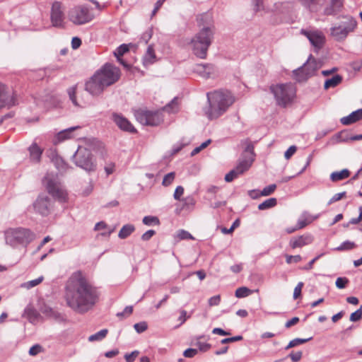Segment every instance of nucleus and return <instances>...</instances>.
Here are the masks:
<instances>
[{
	"instance_id": "nucleus-14",
	"label": "nucleus",
	"mask_w": 362,
	"mask_h": 362,
	"mask_svg": "<svg viewBox=\"0 0 362 362\" xmlns=\"http://www.w3.org/2000/svg\"><path fill=\"white\" fill-rule=\"evenodd\" d=\"M65 16L62 10V4L55 1L52 3L50 11V21L52 26L59 28H64Z\"/></svg>"
},
{
	"instance_id": "nucleus-12",
	"label": "nucleus",
	"mask_w": 362,
	"mask_h": 362,
	"mask_svg": "<svg viewBox=\"0 0 362 362\" xmlns=\"http://www.w3.org/2000/svg\"><path fill=\"white\" fill-rule=\"evenodd\" d=\"M45 187L48 194L52 196L54 200L60 203H66L68 201L67 192L59 187L53 179H48L45 183Z\"/></svg>"
},
{
	"instance_id": "nucleus-35",
	"label": "nucleus",
	"mask_w": 362,
	"mask_h": 362,
	"mask_svg": "<svg viewBox=\"0 0 362 362\" xmlns=\"http://www.w3.org/2000/svg\"><path fill=\"white\" fill-rule=\"evenodd\" d=\"M277 204V200L276 198H269L268 199H266L261 204L258 205V209L263 211L266 209H269L270 208H272L275 206Z\"/></svg>"
},
{
	"instance_id": "nucleus-39",
	"label": "nucleus",
	"mask_w": 362,
	"mask_h": 362,
	"mask_svg": "<svg viewBox=\"0 0 362 362\" xmlns=\"http://www.w3.org/2000/svg\"><path fill=\"white\" fill-rule=\"evenodd\" d=\"M142 222L146 226H158L160 224V220L157 216H146L143 218Z\"/></svg>"
},
{
	"instance_id": "nucleus-20",
	"label": "nucleus",
	"mask_w": 362,
	"mask_h": 362,
	"mask_svg": "<svg viewBox=\"0 0 362 362\" xmlns=\"http://www.w3.org/2000/svg\"><path fill=\"white\" fill-rule=\"evenodd\" d=\"M342 7L343 0H330L329 4L325 8L323 13L325 16H335Z\"/></svg>"
},
{
	"instance_id": "nucleus-38",
	"label": "nucleus",
	"mask_w": 362,
	"mask_h": 362,
	"mask_svg": "<svg viewBox=\"0 0 362 362\" xmlns=\"http://www.w3.org/2000/svg\"><path fill=\"white\" fill-rule=\"evenodd\" d=\"M108 333V330L107 329H103L99 332L90 335L88 337L89 341H100L103 339Z\"/></svg>"
},
{
	"instance_id": "nucleus-23",
	"label": "nucleus",
	"mask_w": 362,
	"mask_h": 362,
	"mask_svg": "<svg viewBox=\"0 0 362 362\" xmlns=\"http://www.w3.org/2000/svg\"><path fill=\"white\" fill-rule=\"evenodd\" d=\"M254 160L255 158H252V156H243V158L239 162L235 168L238 171V173L241 175L247 171L252 165Z\"/></svg>"
},
{
	"instance_id": "nucleus-54",
	"label": "nucleus",
	"mask_w": 362,
	"mask_h": 362,
	"mask_svg": "<svg viewBox=\"0 0 362 362\" xmlns=\"http://www.w3.org/2000/svg\"><path fill=\"white\" fill-rule=\"evenodd\" d=\"M139 351L137 350L133 351L131 353H127L124 355V358L127 362H134L136 358L139 356Z\"/></svg>"
},
{
	"instance_id": "nucleus-32",
	"label": "nucleus",
	"mask_w": 362,
	"mask_h": 362,
	"mask_svg": "<svg viewBox=\"0 0 362 362\" xmlns=\"http://www.w3.org/2000/svg\"><path fill=\"white\" fill-rule=\"evenodd\" d=\"M135 230V226L133 224L124 225L119 231L118 237L120 239H126Z\"/></svg>"
},
{
	"instance_id": "nucleus-46",
	"label": "nucleus",
	"mask_w": 362,
	"mask_h": 362,
	"mask_svg": "<svg viewBox=\"0 0 362 362\" xmlns=\"http://www.w3.org/2000/svg\"><path fill=\"white\" fill-rule=\"evenodd\" d=\"M134 328L137 333L141 334L148 329V325L146 322L143 321L134 324Z\"/></svg>"
},
{
	"instance_id": "nucleus-33",
	"label": "nucleus",
	"mask_w": 362,
	"mask_h": 362,
	"mask_svg": "<svg viewBox=\"0 0 362 362\" xmlns=\"http://www.w3.org/2000/svg\"><path fill=\"white\" fill-rule=\"evenodd\" d=\"M178 98L175 97L171 101L167 103L162 110L168 113H174L178 110Z\"/></svg>"
},
{
	"instance_id": "nucleus-17",
	"label": "nucleus",
	"mask_w": 362,
	"mask_h": 362,
	"mask_svg": "<svg viewBox=\"0 0 362 362\" xmlns=\"http://www.w3.org/2000/svg\"><path fill=\"white\" fill-rule=\"evenodd\" d=\"M313 242V237L310 234H304L298 237L292 238L289 241V245L292 249L302 247L311 244Z\"/></svg>"
},
{
	"instance_id": "nucleus-42",
	"label": "nucleus",
	"mask_w": 362,
	"mask_h": 362,
	"mask_svg": "<svg viewBox=\"0 0 362 362\" xmlns=\"http://www.w3.org/2000/svg\"><path fill=\"white\" fill-rule=\"evenodd\" d=\"M76 88H77V86L75 85V86H73L71 87H69L68 89H67V93L69 95V99L72 102L73 105L74 106H79L78 103V101L76 100Z\"/></svg>"
},
{
	"instance_id": "nucleus-11",
	"label": "nucleus",
	"mask_w": 362,
	"mask_h": 362,
	"mask_svg": "<svg viewBox=\"0 0 362 362\" xmlns=\"http://www.w3.org/2000/svg\"><path fill=\"white\" fill-rule=\"evenodd\" d=\"M35 211L42 216H47L52 210V202L48 195L40 193L33 204Z\"/></svg>"
},
{
	"instance_id": "nucleus-55",
	"label": "nucleus",
	"mask_w": 362,
	"mask_h": 362,
	"mask_svg": "<svg viewBox=\"0 0 362 362\" xmlns=\"http://www.w3.org/2000/svg\"><path fill=\"white\" fill-rule=\"evenodd\" d=\"M195 345L198 347L199 350L202 352H206L209 350L211 347L210 344L206 342H202L200 341H197Z\"/></svg>"
},
{
	"instance_id": "nucleus-51",
	"label": "nucleus",
	"mask_w": 362,
	"mask_h": 362,
	"mask_svg": "<svg viewBox=\"0 0 362 362\" xmlns=\"http://www.w3.org/2000/svg\"><path fill=\"white\" fill-rule=\"evenodd\" d=\"M238 170L236 168L231 170L228 173H227L225 176V180L227 182H232L235 178H236L238 175H240V173H238Z\"/></svg>"
},
{
	"instance_id": "nucleus-56",
	"label": "nucleus",
	"mask_w": 362,
	"mask_h": 362,
	"mask_svg": "<svg viewBox=\"0 0 362 362\" xmlns=\"http://www.w3.org/2000/svg\"><path fill=\"white\" fill-rule=\"evenodd\" d=\"M44 279V277L42 276L38 277L37 279L31 280L28 281L25 285L28 288H33L38 284H40Z\"/></svg>"
},
{
	"instance_id": "nucleus-49",
	"label": "nucleus",
	"mask_w": 362,
	"mask_h": 362,
	"mask_svg": "<svg viewBox=\"0 0 362 362\" xmlns=\"http://www.w3.org/2000/svg\"><path fill=\"white\" fill-rule=\"evenodd\" d=\"M276 189V185L275 184L269 185L267 187H265L262 190V193L260 194H262V196L266 197L272 194L275 189Z\"/></svg>"
},
{
	"instance_id": "nucleus-10",
	"label": "nucleus",
	"mask_w": 362,
	"mask_h": 362,
	"mask_svg": "<svg viewBox=\"0 0 362 362\" xmlns=\"http://www.w3.org/2000/svg\"><path fill=\"white\" fill-rule=\"evenodd\" d=\"M135 117L139 122L146 126L156 127L163 121L160 111L139 109L135 112Z\"/></svg>"
},
{
	"instance_id": "nucleus-7",
	"label": "nucleus",
	"mask_w": 362,
	"mask_h": 362,
	"mask_svg": "<svg viewBox=\"0 0 362 362\" xmlns=\"http://www.w3.org/2000/svg\"><path fill=\"white\" fill-rule=\"evenodd\" d=\"M276 104L282 107L291 103L296 96V88L291 83L273 85L270 87Z\"/></svg>"
},
{
	"instance_id": "nucleus-37",
	"label": "nucleus",
	"mask_w": 362,
	"mask_h": 362,
	"mask_svg": "<svg viewBox=\"0 0 362 362\" xmlns=\"http://www.w3.org/2000/svg\"><path fill=\"white\" fill-rule=\"evenodd\" d=\"M253 291L250 290L247 287L242 286L236 289L235 296L236 298H242L251 295Z\"/></svg>"
},
{
	"instance_id": "nucleus-4",
	"label": "nucleus",
	"mask_w": 362,
	"mask_h": 362,
	"mask_svg": "<svg viewBox=\"0 0 362 362\" xmlns=\"http://www.w3.org/2000/svg\"><path fill=\"white\" fill-rule=\"evenodd\" d=\"M73 163L87 173L95 172L97 169L96 160L91 151L79 146L72 156Z\"/></svg>"
},
{
	"instance_id": "nucleus-34",
	"label": "nucleus",
	"mask_w": 362,
	"mask_h": 362,
	"mask_svg": "<svg viewBox=\"0 0 362 362\" xmlns=\"http://www.w3.org/2000/svg\"><path fill=\"white\" fill-rule=\"evenodd\" d=\"M312 339H313V337H309V338H307V339H301V338L293 339H292L291 341H289L288 345L286 346H285L284 349L286 351H287V350H288V349H290L291 348L298 346H299L300 344H303L310 341Z\"/></svg>"
},
{
	"instance_id": "nucleus-2",
	"label": "nucleus",
	"mask_w": 362,
	"mask_h": 362,
	"mask_svg": "<svg viewBox=\"0 0 362 362\" xmlns=\"http://www.w3.org/2000/svg\"><path fill=\"white\" fill-rule=\"evenodd\" d=\"M208 105L203 111L206 117L213 120L223 115L233 104L235 98L228 91L215 90L206 93Z\"/></svg>"
},
{
	"instance_id": "nucleus-26",
	"label": "nucleus",
	"mask_w": 362,
	"mask_h": 362,
	"mask_svg": "<svg viewBox=\"0 0 362 362\" xmlns=\"http://www.w3.org/2000/svg\"><path fill=\"white\" fill-rule=\"evenodd\" d=\"M28 151L30 153V159L33 162L40 163L43 152L42 149L40 148L36 143H33L28 148Z\"/></svg>"
},
{
	"instance_id": "nucleus-58",
	"label": "nucleus",
	"mask_w": 362,
	"mask_h": 362,
	"mask_svg": "<svg viewBox=\"0 0 362 362\" xmlns=\"http://www.w3.org/2000/svg\"><path fill=\"white\" fill-rule=\"evenodd\" d=\"M346 194V192H342L340 193L335 194L328 202L327 204L330 205L333 204L334 202H336L337 201H339L342 198H344Z\"/></svg>"
},
{
	"instance_id": "nucleus-40",
	"label": "nucleus",
	"mask_w": 362,
	"mask_h": 362,
	"mask_svg": "<svg viewBox=\"0 0 362 362\" xmlns=\"http://www.w3.org/2000/svg\"><path fill=\"white\" fill-rule=\"evenodd\" d=\"M25 313L27 315L30 322L36 320L40 317L39 313L33 308L27 307L25 309Z\"/></svg>"
},
{
	"instance_id": "nucleus-43",
	"label": "nucleus",
	"mask_w": 362,
	"mask_h": 362,
	"mask_svg": "<svg viewBox=\"0 0 362 362\" xmlns=\"http://www.w3.org/2000/svg\"><path fill=\"white\" fill-rule=\"evenodd\" d=\"M129 45L127 44H122L121 45H119L117 48L116 51L114 52V54L116 57V58L122 57L124 54L127 53L129 51Z\"/></svg>"
},
{
	"instance_id": "nucleus-9",
	"label": "nucleus",
	"mask_w": 362,
	"mask_h": 362,
	"mask_svg": "<svg viewBox=\"0 0 362 362\" xmlns=\"http://www.w3.org/2000/svg\"><path fill=\"white\" fill-rule=\"evenodd\" d=\"M69 20L75 25H83L91 21L94 16L88 6L82 5L71 8L68 13Z\"/></svg>"
},
{
	"instance_id": "nucleus-27",
	"label": "nucleus",
	"mask_w": 362,
	"mask_h": 362,
	"mask_svg": "<svg viewBox=\"0 0 362 362\" xmlns=\"http://www.w3.org/2000/svg\"><path fill=\"white\" fill-rule=\"evenodd\" d=\"M308 72H312V76L315 75L316 71L320 68L319 63L312 54H310L308 60L303 65Z\"/></svg>"
},
{
	"instance_id": "nucleus-19",
	"label": "nucleus",
	"mask_w": 362,
	"mask_h": 362,
	"mask_svg": "<svg viewBox=\"0 0 362 362\" xmlns=\"http://www.w3.org/2000/svg\"><path fill=\"white\" fill-rule=\"evenodd\" d=\"M301 5L309 11L315 13L319 11L327 0H298Z\"/></svg>"
},
{
	"instance_id": "nucleus-29",
	"label": "nucleus",
	"mask_w": 362,
	"mask_h": 362,
	"mask_svg": "<svg viewBox=\"0 0 362 362\" xmlns=\"http://www.w3.org/2000/svg\"><path fill=\"white\" fill-rule=\"evenodd\" d=\"M343 78L339 74L333 76L332 78L327 79L324 83V88L325 90L329 88H334L341 83Z\"/></svg>"
},
{
	"instance_id": "nucleus-16",
	"label": "nucleus",
	"mask_w": 362,
	"mask_h": 362,
	"mask_svg": "<svg viewBox=\"0 0 362 362\" xmlns=\"http://www.w3.org/2000/svg\"><path fill=\"white\" fill-rule=\"evenodd\" d=\"M197 24L199 30H205L207 33L214 34V20L211 13L206 12L200 14L197 18Z\"/></svg>"
},
{
	"instance_id": "nucleus-59",
	"label": "nucleus",
	"mask_w": 362,
	"mask_h": 362,
	"mask_svg": "<svg viewBox=\"0 0 362 362\" xmlns=\"http://www.w3.org/2000/svg\"><path fill=\"white\" fill-rule=\"evenodd\" d=\"M243 337L241 335H238L232 337L225 338L223 339L221 341V343L222 344H228V343H232L238 341H241L243 339Z\"/></svg>"
},
{
	"instance_id": "nucleus-21",
	"label": "nucleus",
	"mask_w": 362,
	"mask_h": 362,
	"mask_svg": "<svg viewBox=\"0 0 362 362\" xmlns=\"http://www.w3.org/2000/svg\"><path fill=\"white\" fill-rule=\"evenodd\" d=\"M5 85L0 83V103H1V106H7L8 107H11L16 105L15 98L13 96H8L5 91Z\"/></svg>"
},
{
	"instance_id": "nucleus-3",
	"label": "nucleus",
	"mask_w": 362,
	"mask_h": 362,
	"mask_svg": "<svg viewBox=\"0 0 362 362\" xmlns=\"http://www.w3.org/2000/svg\"><path fill=\"white\" fill-rule=\"evenodd\" d=\"M213 39L214 33H207L205 30H199L190 42L192 53L199 59H206Z\"/></svg>"
},
{
	"instance_id": "nucleus-31",
	"label": "nucleus",
	"mask_w": 362,
	"mask_h": 362,
	"mask_svg": "<svg viewBox=\"0 0 362 362\" xmlns=\"http://www.w3.org/2000/svg\"><path fill=\"white\" fill-rule=\"evenodd\" d=\"M352 134L348 131H341L337 134H334L332 137V139L335 140L336 143L340 142H349L351 141V138Z\"/></svg>"
},
{
	"instance_id": "nucleus-47",
	"label": "nucleus",
	"mask_w": 362,
	"mask_h": 362,
	"mask_svg": "<svg viewBox=\"0 0 362 362\" xmlns=\"http://www.w3.org/2000/svg\"><path fill=\"white\" fill-rule=\"evenodd\" d=\"M153 35V28H149L146 30L141 36L140 40L144 42L145 44H148Z\"/></svg>"
},
{
	"instance_id": "nucleus-28",
	"label": "nucleus",
	"mask_w": 362,
	"mask_h": 362,
	"mask_svg": "<svg viewBox=\"0 0 362 362\" xmlns=\"http://www.w3.org/2000/svg\"><path fill=\"white\" fill-rule=\"evenodd\" d=\"M319 215H316L313 217L310 216L308 212H304L297 222V228L301 229L305 227L308 224L311 223L313 221L317 219Z\"/></svg>"
},
{
	"instance_id": "nucleus-13",
	"label": "nucleus",
	"mask_w": 362,
	"mask_h": 362,
	"mask_svg": "<svg viewBox=\"0 0 362 362\" xmlns=\"http://www.w3.org/2000/svg\"><path fill=\"white\" fill-rule=\"evenodd\" d=\"M110 119L121 131L131 134L138 133L132 122L122 113L112 112Z\"/></svg>"
},
{
	"instance_id": "nucleus-52",
	"label": "nucleus",
	"mask_w": 362,
	"mask_h": 362,
	"mask_svg": "<svg viewBox=\"0 0 362 362\" xmlns=\"http://www.w3.org/2000/svg\"><path fill=\"white\" fill-rule=\"evenodd\" d=\"M146 57H148V60L149 63H153V59L156 58V54L154 52V48L152 45L148 46Z\"/></svg>"
},
{
	"instance_id": "nucleus-41",
	"label": "nucleus",
	"mask_w": 362,
	"mask_h": 362,
	"mask_svg": "<svg viewBox=\"0 0 362 362\" xmlns=\"http://www.w3.org/2000/svg\"><path fill=\"white\" fill-rule=\"evenodd\" d=\"M195 204V200L192 197L182 198V210L191 211Z\"/></svg>"
},
{
	"instance_id": "nucleus-57",
	"label": "nucleus",
	"mask_w": 362,
	"mask_h": 362,
	"mask_svg": "<svg viewBox=\"0 0 362 362\" xmlns=\"http://www.w3.org/2000/svg\"><path fill=\"white\" fill-rule=\"evenodd\" d=\"M240 226V220L239 219H236L232 224L231 226V228H223L221 229V232L224 234H229V233H231L233 232V230H235V228L238 227Z\"/></svg>"
},
{
	"instance_id": "nucleus-50",
	"label": "nucleus",
	"mask_w": 362,
	"mask_h": 362,
	"mask_svg": "<svg viewBox=\"0 0 362 362\" xmlns=\"http://www.w3.org/2000/svg\"><path fill=\"white\" fill-rule=\"evenodd\" d=\"M302 356H303V352L301 351H298L297 352L291 351L287 356V358H290L293 362H298L302 358Z\"/></svg>"
},
{
	"instance_id": "nucleus-63",
	"label": "nucleus",
	"mask_w": 362,
	"mask_h": 362,
	"mask_svg": "<svg viewBox=\"0 0 362 362\" xmlns=\"http://www.w3.org/2000/svg\"><path fill=\"white\" fill-rule=\"evenodd\" d=\"M198 353V350L197 349L189 348L186 349L182 355L187 358H192Z\"/></svg>"
},
{
	"instance_id": "nucleus-61",
	"label": "nucleus",
	"mask_w": 362,
	"mask_h": 362,
	"mask_svg": "<svg viewBox=\"0 0 362 362\" xmlns=\"http://www.w3.org/2000/svg\"><path fill=\"white\" fill-rule=\"evenodd\" d=\"M42 349V348L40 344H35L30 348L28 353L30 356H35L38 354Z\"/></svg>"
},
{
	"instance_id": "nucleus-25",
	"label": "nucleus",
	"mask_w": 362,
	"mask_h": 362,
	"mask_svg": "<svg viewBox=\"0 0 362 362\" xmlns=\"http://www.w3.org/2000/svg\"><path fill=\"white\" fill-rule=\"evenodd\" d=\"M293 75L295 79L298 82H303L306 81L309 78L312 76V72H308L307 69H305L303 66L295 69L293 71Z\"/></svg>"
},
{
	"instance_id": "nucleus-30",
	"label": "nucleus",
	"mask_w": 362,
	"mask_h": 362,
	"mask_svg": "<svg viewBox=\"0 0 362 362\" xmlns=\"http://www.w3.org/2000/svg\"><path fill=\"white\" fill-rule=\"evenodd\" d=\"M350 171L348 169H343L340 171H335L331 173L330 180L332 182H338L349 177Z\"/></svg>"
},
{
	"instance_id": "nucleus-1",
	"label": "nucleus",
	"mask_w": 362,
	"mask_h": 362,
	"mask_svg": "<svg viewBox=\"0 0 362 362\" xmlns=\"http://www.w3.org/2000/svg\"><path fill=\"white\" fill-rule=\"evenodd\" d=\"M65 298L67 305L74 311L84 314L98 302L99 293L97 288L90 285L85 278L81 277L73 288L66 287Z\"/></svg>"
},
{
	"instance_id": "nucleus-18",
	"label": "nucleus",
	"mask_w": 362,
	"mask_h": 362,
	"mask_svg": "<svg viewBox=\"0 0 362 362\" xmlns=\"http://www.w3.org/2000/svg\"><path fill=\"white\" fill-rule=\"evenodd\" d=\"M304 35L308 37L311 45L315 48L316 51L321 49L325 42L324 37L316 32L303 31Z\"/></svg>"
},
{
	"instance_id": "nucleus-62",
	"label": "nucleus",
	"mask_w": 362,
	"mask_h": 362,
	"mask_svg": "<svg viewBox=\"0 0 362 362\" xmlns=\"http://www.w3.org/2000/svg\"><path fill=\"white\" fill-rule=\"evenodd\" d=\"M156 234V230L153 229H150L145 232L141 237V239L143 241H148L154 235Z\"/></svg>"
},
{
	"instance_id": "nucleus-8",
	"label": "nucleus",
	"mask_w": 362,
	"mask_h": 362,
	"mask_svg": "<svg viewBox=\"0 0 362 362\" xmlns=\"http://www.w3.org/2000/svg\"><path fill=\"white\" fill-rule=\"evenodd\" d=\"M95 74L106 88L115 83L120 78L119 69L110 63H105Z\"/></svg>"
},
{
	"instance_id": "nucleus-15",
	"label": "nucleus",
	"mask_w": 362,
	"mask_h": 362,
	"mask_svg": "<svg viewBox=\"0 0 362 362\" xmlns=\"http://www.w3.org/2000/svg\"><path fill=\"white\" fill-rule=\"evenodd\" d=\"M106 86L100 78L94 74L85 83V90L93 96H98L102 94Z\"/></svg>"
},
{
	"instance_id": "nucleus-44",
	"label": "nucleus",
	"mask_w": 362,
	"mask_h": 362,
	"mask_svg": "<svg viewBox=\"0 0 362 362\" xmlns=\"http://www.w3.org/2000/svg\"><path fill=\"white\" fill-rule=\"evenodd\" d=\"M175 177V173L174 172L166 174L163 177L162 185L165 187L169 186L173 182Z\"/></svg>"
},
{
	"instance_id": "nucleus-64",
	"label": "nucleus",
	"mask_w": 362,
	"mask_h": 362,
	"mask_svg": "<svg viewBox=\"0 0 362 362\" xmlns=\"http://www.w3.org/2000/svg\"><path fill=\"white\" fill-rule=\"evenodd\" d=\"M132 312H133V306L129 305V306H126L122 312L117 313L116 315L118 317H124L125 315H131L132 313Z\"/></svg>"
},
{
	"instance_id": "nucleus-24",
	"label": "nucleus",
	"mask_w": 362,
	"mask_h": 362,
	"mask_svg": "<svg viewBox=\"0 0 362 362\" xmlns=\"http://www.w3.org/2000/svg\"><path fill=\"white\" fill-rule=\"evenodd\" d=\"M81 126H74L65 129H63L60 131L59 133H57L56 136V139L59 142L64 141L66 139H71L74 137V135L72 134L73 132L76 130L81 129Z\"/></svg>"
},
{
	"instance_id": "nucleus-5",
	"label": "nucleus",
	"mask_w": 362,
	"mask_h": 362,
	"mask_svg": "<svg viewBox=\"0 0 362 362\" xmlns=\"http://www.w3.org/2000/svg\"><path fill=\"white\" fill-rule=\"evenodd\" d=\"M5 236L6 243L12 247L27 246L35 238L33 232L24 228L11 229L6 232Z\"/></svg>"
},
{
	"instance_id": "nucleus-53",
	"label": "nucleus",
	"mask_w": 362,
	"mask_h": 362,
	"mask_svg": "<svg viewBox=\"0 0 362 362\" xmlns=\"http://www.w3.org/2000/svg\"><path fill=\"white\" fill-rule=\"evenodd\" d=\"M199 69H206V72L209 73V78L211 77L215 73V67L211 64H206L204 66H200Z\"/></svg>"
},
{
	"instance_id": "nucleus-36",
	"label": "nucleus",
	"mask_w": 362,
	"mask_h": 362,
	"mask_svg": "<svg viewBox=\"0 0 362 362\" xmlns=\"http://www.w3.org/2000/svg\"><path fill=\"white\" fill-rule=\"evenodd\" d=\"M356 247V245L355 244L354 242L346 240V241L343 242L339 246L334 248V250L339 251V252L349 251V250H353Z\"/></svg>"
},
{
	"instance_id": "nucleus-60",
	"label": "nucleus",
	"mask_w": 362,
	"mask_h": 362,
	"mask_svg": "<svg viewBox=\"0 0 362 362\" xmlns=\"http://www.w3.org/2000/svg\"><path fill=\"white\" fill-rule=\"evenodd\" d=\"M301 259H302L301 256L299 255H286V262L288 264H291L293 262L297 263V262H300Z\"/></svg>"
},
{
	"instance_id": "nucleus-48",
	"label": "nucleus",
	"mask_w": 362,
	"mask_h": 362,
	"mask_svg": "<svg viewBox=\"0 0 362 362\" xmlns=\"http://www.w3.org/2000/svg\"><path fill=\"white\" fill-rule=\"evenodd\" d=\"M362 317V306L360 308L356 310L355 312L352 313L350 315V321L351 322H358Z\"/></svg>"
},
{
	"instance_id": "nucleus-22",
	"label": "nucleus",
	"mask_w": 362,
	"mask_h": 362,
	"mask_svg": "<svg viewBox=\"0 0 362 362\" xmlns=\"http://www.w3.org/2000/svg\"><path fill=\"white\" fill-rule=\"evenodd\" d=\"M362 119V108L352 112L346 117L341 118L340 122L344 125H349Z\"/></svg>"
},
{
	"instance_id": "nucleus-45",
	"label": "nucleus",
	"mask_w": 362,
	"mask_h": 362,
	"mask_svg": "<svg viewBox=\"0 0 362 362\" xmlns=\"http://www.w3.org/2000/svg\"><path fill=\"white\" fill-rule=\"evenodd\" d=\"M349 281L346 277H338L336 280L335 285L339 289L346 288Z\"/></svg>"
},
{
	"instance_id": "nucleus-6",
	"label": "nucleus",
	"mask_w": 362,
	"mask_h": 362,
	"mask_svg": "<svg viewBox=\"0 0 362 362\" xmlns=\"http://www.w3.org/2000/svg\"><path fill=\"white\" fill-rule=\"evenodd\" d=\"M340 22L330 28V35L337 41L344 40L349 33H353L357 26V21L351 16H342Z\"/></svg>"
}]
</instances>
